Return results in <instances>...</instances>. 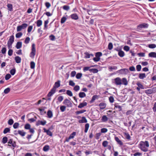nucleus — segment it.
Returning a JSON list of instances; mask_svg holds the SVG:
<instances>
[{"instance_id":"1","label":"nucleus","mask_w":156,"mask_h":156,"mask_svg":"<svg viewBox=\"0 0 156 156\" xmlns=\"http://www.w3.org/2000/svg\"><path fill=\"white\" fill-rule=\"evenodd\" d=\"M140 148L141 149L144 151H147V147H149V144L147 141H146L145 142L141 141L140 144Z\"/></svg>"},{"instance_id":"2","label":"nucleus","mask_w":156,"mask_h":156,"mask_svg":"<svg viewBox=\"0 0 156 156\" xmlns=\"http://www.w3.org/2000/svg\"><path fill=\"white\" fill-rule=\"evenodd\" d=\"M28 26L27 23H23L22 25L17 26V31H20L22 29L26 28Z\"/></svg>"},{"instance_id":"3","label":"nucleus","mask_w":156,"mask_h":156,"mask_svg":"<svg viewBox=\"0 0 156 156\" xmlns=\"http://www.w3.org/2000/svg\"><path fill=\"white\" fill-rule=\"evenodd\" d=\"M36 52L35 48V45L34 44H32V51L30 54V57L32 58H33L34 57V56L35 55Z\"/></svg>"},{"instance_id":"4","label":"nucleus","mask_w":156,"mask_h":156,"mask_svg":"<svg viewBox=\"0 0 156 156\" xmlns=\"http://www.w3.org/2000/svg\"><path fill=\"white\" fill-rule=\"evenodd\" d=\"M63 104L66 105L67 107H71L72 106V104L71 102L67 99H66L64 100L63 102Z\"/></svg>"},{"instance_id":"5","label":"nucleus","mask_w":156,"mask_h":156,"mask_svg":"<svg viewBox=\"0 0 156 156\" xmlns=\"http://www.w3.org/2000/svg\"><path fill=\"white\" fill-rule=\"evenodd\" d=\"M115 84L116 85H120L122 84V80L119 77H117L114 80Z\"/></svg>"},{"instance_id":"6","label":"nucleus","mask_w":156,"mask_h":156,"mask_svg":"<svg viewBox=\"0 0 156 156\" xmlns=\"http://www.w3.org/2000/svg\"><path fill=\"white\" fill-rule=\"evenodd\" d=\"M148 27V25L146 23H142L139 25L137 26V28L138 29L140 30L143 28H146Z\"/></svg>"},{"instance_id":"7","label":"nucleus","mask_w":156,"mask_h":156,"mask_svg":"<svg viewBox=\"0 0 156 156\" xmlns=\"http://www.w3.org/2000/svg\"><path fill=\"white\" fill-rule=\"evenodd\" d=\"M56 89L55 87H53L51 90L48 93L47 96L48 97H51L55 92Z\"/></svg>"},{"instance_id":"8","label":"nucleus","mask_w":156,"mask_h":156,"mask_svg":"<svg viewBox=\"0 0 156 156\" xmlns=\"http://www.w3.org/2000/svg\"><path fill=\"white\" fill-rule=\"evenodd\" d=\"M8 143L9 144H11L13 147V149H14V148L16 146V144L15 142L13 141L12 139H10L9 140Z\"/></svg>"},{"instance_id":"9","label":"nucleus","mask_w":156,"mask_h":156,"mask_svg":"<svg viewBox=\"0 0 156 156\" xmlns=\"http://www.w3.org/2000/svg\"><path fill=\"white\" fill-rule=\"evenodd\" d=\"M84 54L85 55L84 57L86 58H89L91 56L93 57L94 56L93 54H90L88 52H85Z\"/></svg>"},{"instance_id":"10","label":"nucleus","mask_w":156,"mask_h":156,"mask_svg":"<svg viewBox=\"0 0 156 156\" xmlns=\"http://www.w3.org/2000/svg\"><path fill=\"white\" fill-rule=\"evenodd\" d=\"M137 85L138 86V87L136 88L137 90L140 91V89H144V87L140 83H137Z\"/></svg>"},{"instance_id":"11","label":"nucleus","mask_w":156,"mask_h":156,"mask_svg":"<svg viewBox=\"0 0 156 156\" xmlns=\"http://www.w3.org/2000/svg\"><path fill=\"white\" fill-rule=\"evenodd\" d=\"M87 105V103L86 102H83V103H80L78 106V107L79 108H81L84 106H86Z\"/></svg>"},{"instance_id":"12","label":"nucleus","mask_w":156,"mask_h":156,"mask_svg":"<svg viewBox=\"0 0 156 156\" xmlns=\"http://www.w3.org/2000/svg\"><path fill=\"white\" fill-rule=\"evenodd\" d=\"M79 122L80 123H87V120L85 117H83L81 119L79 120Z\"/></svg>"},{"instance_id":"13","label":"nucleus","mask_w":156,"mask_h":156,"mask_svg":"<svg viewBox=\"0 0 156 156\" xmlns=\"http://www.w3.org/2000/svg\"><path fill=\"white\" fill-rule=\"evenodd\" d=\"M14 41V37L13 35L11 36L9 38L8 42L9 43L12 44Z\"/></svg>"},{"instance_id":"14","label":"nucleus","mask_w":156,"mask_h":156,"mask_svg":"<svg viewBox=\"0 0 156 156\" xmlns=\"http://www.w3.org/2000/svg\"><path fill=\"white\" fill-rule=\"evenodd\" d=\"M60 80H58L57 82H56L55 83L53 87H55V88L56 89V88L59 87L60 85Z\"/></svg>"},{"instance_id":"15","label":"nucleus","mask_w":156,"mask_h":156,"mask_svg":"<svg viewBox=\"0 0 156 156\" xmlns=\"http://www.w3.org/2000/svg\"><path fill=\"white\" fill-rule=\"evenodd\" d=\"M128 71V69H124L120 70L118 71L119 72H120L121 74H122L126 73Z\"/></svg>"},{"instance_id":"16","label":"nucleus","mask_w":156,"mask_h":156,"mask_svg":"<svg viewBox=\"0 0 156 156\" xmlns=\"http://www.w3.org/2000/svg\"><path fill=\"white\" fill-rule=\"evenodd\" d=\"M148 56L150 57L156 58V53L151 52L149 54Z\"/></svg>"},{"instance_id":"17","label":"nucleus","mask_w":156,"mask_h":156,"mask_svg":"<svg viewBox=\"0 0 156 156\" xmlns=\"http://www.w3.org/2000/svg\"><path fill=\"white\" fill-rule=\"evenodd\" d=\"M99 106L100 109H103L105 108L106 104L104 103H101L100 104Z\"/></svg>"},{"instance_id":"18","label":"nucleus","mask_w":156,"mask_h":156,"mask_svg":"<svg viewBox=\"0 0 156 156\" xmlns=\"http://www.w3.org/2000/svg\"><path fill=\"white\" fill-rule=\"evenodd\" d=\"M22 46V43L21 42H18L16 45V48L18 49L20 48Z\"/></svg>"},{"instance_id":"19","label":"nucleus","mask_w":156,"mask_h":156,"mask_svg":"<svg viewBox=\"0 0 156 156\" xmlns=\"http://www.w3.org/2000/svg\"><path fill=\"white\" fill-rule=\"evenodd\" d=\"M15 60L16 62L17 63H20L21 61V58L18 56H16L15 57Z\"/></svg>"},{"instance_id":"20","label":"nucleus","mask_w":156,"mask_h":156,"mask_svg":"<svg viewBox=\"0 0 156 156\" xmlns=\"http://www.w3.org/2000/svg\"><path fill=\"white\" fill-rule=\"evenodd\" d=\"M115 141L120 145H122L123 144V143L122 141L121 140H120L118 137H115Z\"/></svg>"},{"instance_id":"21","label":"nucleus","mask_w":156,"mask_h":156,"mask_svg":"<svg viewBox=\"0 0 156 156\" xmlns=\"http://www.w3.org/2000/svg\"><path fill=\"white\" fill-rule=\"evenodd\" d=\"M71 17L72 19L76 20L78 19V17L76 14H73L71 15Z\"/></svg>"},{"instance_id":"22","label":"nucleus","mask_w":156,"mask_h":156,"mask_svg":"<svg viewBox=\"0 0 156 156\" xmlns=\"http://www.w3.org/2000/svg\"><path fill=\"white\" fill-rule=\"evenodd\" d=\"M47 115L49 118H51L53 116V114L52 111L49 110L47 112Z\"/></svg>"},{"instance_id":"23","label":"nucleus","mask_w":156,"mask_h":156,"mask_svg":"<svg viewBox=\"0 0 156 156\" xmlns=\"http://www.w3.org/2000/svg\"><path fill=\"white\" fill-rule=\"evenodd\" d=\"M145 92L147 94H151L153 93V90L151 89L147 90H145Z\"/></svg>"},{"instance_id":"24","label":"nucleus","mask_w":156,"mask_h":156,"mask_svg":"<svg viewBox=\"0 0 156 156\" xmlns=\"http://www.w3.org/2000/svg\"><path fill=\"white\" fill-rule=\"evenodd\" d=\"M79 96L80 98H83L86 96V94L83 92H80L79 94Z\"/></svg>"},{"instance_id":"25","label":"nucleus","mask_w":156,"mask_h":156,"mask_svg":"<svg viewBox=\"0 0 156 156\" xmlns=\"http://www.w3.org/2000/svg\"><path fill=\"white\" fill-rule=\"evenodd\" d=\"M89 127V124L88 123H87L85 124V126L84 132L85 133H87Z\"/></svg>"},{"instance_id":"26","label":"nucleus","mask_w":156,"mask_h":156,"mask_svg":"<svg viewBox=\"0 0 156 156\" xmlns=\"http://www.w3.org/2000/svg\"><path fill=\"white\" fill-rule=\"evenodd\" d=\"M122 82L123 84L124 85H126L128 84V82L126 79L124 78L122 79Z\"/></svg>"},{"instance_id":"27","label":"nucleus","mask_w":156,"mask_h":156,"mask_svg":"<svg viewBox=\"0 0 156 156\" xmlns=\"http://www.w3.org/2000/svg\"><path fill=\"white\" fill-rule=\"evenodd\" d=\"M118 55L120 57H123L124 55V53L123 51L120 50L119 51Z\"/></svg>"},{"instance_id":"28","label":"nucleus","mask_w":156,"mask_h":156,"mask_svg":"<svg viewBox=\"0 0 156 156\" xmlns=\"http://www.w3.org/2000/svg\"><path fill=\"white\" fill-rule=\"evenodd\" d=\"M18 133L22 136H24L26 134L25 132L23 131L18 130Z\"/></svg>"},{"instance_id":"29","label":"nucleus","mask_w":156,"mask_h":156,"mask_svg":"<svg viewBox=\"0 0 156 156\" xmlns=\"http://www.w3.org/2000/svg\"><path fill=\"white\" fill-rule=\"evenodd\" d=\"M146 77V75L145 73H140L139 75V78L140 79H143Z\"/></svg>"},{"instance_id":"30","label":"nucleus","mask_w":156,"mask_h":156,"mask_svg":"<svg viewBox=\"0 0 156 156\" xmlns=\"http://www.w3.org/2000/svg\"><path fill=\"white\" fill-rule=\"evenodd\" d=\"M109 69L111 71H112L113 70H116L117 69V67L116 66H109L108 67Z\"/></svg>"},{"instance_id":"31","label":"nucleus","mask_w":156,"mask_h":156,"mask_svg":"<svg viewBox=\"0 0 156 156\" xmlns=\"http://www.w3.org/2000/svg\"><path fill=\"white\" fill-rule=\"evenodd\" d=\"M108 120V118L106 115L103 116L101 118V120L103 122H105L107 121Z\"/></svg>"},{"instance_id":"32","label":"nucleus","mask_w":156,"mask_h":156,"mask_svg":"<svg viewBox=\"0 0 156 156\" xmlns=\"http://www.w3.org/2000/svg\"><path fill=\"white\" fill-rule=\"evenodd\" d=\"M8 141L7 137L6 136L3 137L2 139V142L3 143L5 144Z\"/></svg>"},{"instance_id":"33","label":"nucleus","mask_w":156,"mask_h":156,"mask_svg":"<svg viewBox=\"0 0 156 156\" xmlns=\"http://www.w3.org/2000/svg\"><path fill=\"white\" fill-rule=\"evenodd\" d=\"M37 119L36 116H35L34 118H31L28 119V121L30 122H33L35 121Z\"/></svg>"},{"instance_id":"34","label":"nucleus","mask_w":156,"mask_h":156,"mask_svg":"<svg viewBox=\"0 0 156 156\" xmlns=\"http://www.w3.org/2000/svg\"><path fill=\"white\" fill-rule=\"evenodd\" d=\"M86 111V110L83 109L80 111H77L76 112V114H80L83 113Z\"/></svg>"},{"instance_id":"35","label":"nucleus","mask_w":156,"mask_h":156,"mask_svg":"<svg viewBox=\"0 0 156 156\" xmlns=\"http://www.w3.org/2000/svg\"><path fill=\"white\" fill-rule=\"evenodd\" d=\"M148 47L151 48H154L156 47V45L154 44H151L148 45Z\"/></svg>"},{"instance_id":"36","label":"nucleus","mask_w":156,"mask_h":156,"mask_svg":"<svg viewBox=\"0 0 156 156\" xmlns=\"http://www.w3.org/2000/svg\"><path fill=\"white\" fill-rule=\"evenodd\" d=\"M90 71L94 73H96L98 72V70L96 69H89Z\"/></svg>"},{"instance_id":"37","label":"nucleus","mask_w":156,"mask_h":156,"mask_svg":"<svg viewBox=\"0 0 156 156\" xmlns=\"http://www.w3.org/2000/svg\"><path fill=\"white\" fill-rule=\"evenodd\" d=\"M82 76V74L81 73H78L77 74L76 76V77L77 79H80Z\"/></svg>"},{"instance_id":"38","label":"nucleus","mask_w":156,"mask_h":156,"mask_svg":"<svg viewBox=\"0 0 156 156\" xmlns=\"http://www.w3.org/2000/svg\"><path fill=\"white\" fill-rule=\"evenodd\" d=\"M76 134V132H73V133L69 136V137L70 139H73L74 138V136Z\"/></svg>"},{"instance_id":"39","label":"nucleus","mask_w":156,"mask_h":156,"mask_svg":"<svg viewBox=\"0 0 156 156\" xmlns=\"http://www.w3.org/2000/svg\"><path fill=\"white\" fill-rule=\"evenodd\" d=\"M23 34L21 32H19L16 35V38H18L20 37Z\"/></svg>"},{"instance_id":"40","label":"nucleus","mask_w":156,"mask_h":156,"mask_svg":"<svg viewBox=\"0 0 156 156\" xmlns=\"http://www.w3.org/2000/svg\"><path fill=\"white\" fill-rule=\"evenodd\" d=\"M66 106H61L60 107V109L61 112H64L66 109Z\"/></svg>"},{"instance_id":"41","label":"nucleus","mask_w":156,"mask_h":156,"mask_svg":"<svg viewBox=\"0 0 156 156\" xmlns=\"http://www.w3.org/2000/svg\"><path fill=\"white\" fill-rule=\"evenodd\" d=\"M125 136L126 138L128 140L130 139V136L128 133H125Z\"/></svg>"},{"instance_id":"42","label":"nucleus","mask_w":156,"mask_h":156,"mask_svg":"<svg viewBox=\"0 0 156 156\" xmlns=\"http://www.w3.org/2000/svg\"><path fill=\"white\" fill-rule=\"evenodd\" d=\"M102 55V54L101 52H98L96 53L95 56L100 58V57Z\"/></svg>"},{"instance_id":"43","label":"nucleus","mask_w":156,"mask_h":156,"mask_svg":"<svg viewBox=\"0 0 156 156\" xmlns=\"http://www.w3.org/2000/svg\"><path fill=\"white\" fill-rule=\"evenodd\" d=\"M7 7L8 8L9 10L10 11H12V4H8L7 5Z\"/></svg>"},{"instance_id":"44","label":"nucleus","mask_w":156,"mask_h":156,"mask_svg":"<svg viewBox=\"0 0 156 156\" xmlns=\"http://www.w3.org/2000/svg\"><path fill=\"white\" fill-rule=\"evenodd\" d=\"M10 131V129L9 128H5L3 131V133L4 134H6L8 132H9Z\"/></svg>"},{"instance_id":"45","label":"nucleus","mask_w":156,"mask_h":156,"mask_svg":"<svg viewBox=\"0 0 156 156\" xmlns=\"http://www.w3.org/2000/svg\"><path fill=\"white\" fill-rule=\"evenodd\" d=\"M108 48V49L110 50H111L113 48V44L112 43L110 42L109 43Z\"/></svg>"},{"instance_id":"46","label":"nucleus","mask_w":156,"mask_h":156,"mask_svg":"<svg viewBox=\"0 0 156 156\" xmlns=\"http://www.w3.org/2000/svg\"><path fill=\"white\" fill-rule=\"evenodd\" d=\"M30 38L29 37H27L26 39L24 41V43L26 44H28L30 41Z\"/></svg>"},{"instance_id":"47","label":"nucleus","mask_w":156,"mask_h":156,"mask_svg":"<svg viewBox=\"0 0 156 156\" xmlns=\"http://www.w3.org/2000/svg\"><path fill=\"white\" fill-rule=\"evenodd\" d=\"M66 94L70 96H73L72 93L70 90H67L66 91Z\"/></svg>"},{"instance_id":"48","label":"nucleus","mask_w":156,"mask_h":156,"mask_svg":"<svg viewBox=\"0 0 156 156\" xmlns=\"http://www.w3.org/2000/svg\"><path fill=\"white\" fill-rule=\"evenodd\" d=\"M49 149V147L48 145H46L43 148V150L45 151H47Z\"/></svg>"},{"instance_id":"49","label":"nucleus","mask_w":156,"mask_h":156,"mask_svg":"<svg viewBox=\"0 0 156 156\" xmlns=\"http://www.w3.org/2000/svg\"><path fill=\"white\" fill-rule=\"evenodd\" d=\"M19 124L18 122H16L14 123L13 125V127L14 128L16 129L18 128V126H19Z\"/></svg>"},{"instance_id":"50","label":"nucleus","mask_w":156,"mask_h":156,"mask_svg":"<svg viewBox=\"0 0 156 156\" xmlns=\"http://www.w3.org/2000/svg\"><path fill=\"white\" fill-rule=\"evenodd\" d=\"M66 20V18L65 17H62L61 20V23H64Z\"/></svg>"},{"instance_id":"51","label":"nucleus","mask_w":156,"mask_h":156,"mask_svg":"<svg viewBox=\"0 0 156 156\" xmlns=\"http://www.w3.org/2000/svg\"><path fill=\"white\" fill-rule=\"evenodd\" d=\"M35 66V64L33 62H30V68L32 69H33L34 68Z\"/></svg>"},{"instance_id":"52","label":"nucleus","mask_w":156,"mask_h":156,"mask_svg":"<svg viewBox=\"0 0 156 156\" xmlns=\"http://www.w3.org/2000/svg\"><path fill=\"white\" fill-rule=\"evenodd\" d=\"M24 127L26 129H30V125L29 124H27L25 125Z\"/></svg>"},{"instance_id":"53","label":"nucleus","mask_w":156,"mask_h":156,"mask_svg":"<svg viewBox=\"0 0 156 156\" xmlns=\"http://www.w3.org/2000/svg\"><path fill=\"white\" fill-rule=\"evenodd\" d=\"M108 142L107 141H104L103 142L102 145L104 147H106L107 146L108 144Z\"/></svg>"},{"instance_id":"54","label":"nucleus","mask_w":156,"mask_h":156,"mask_svg":"<svg viewBox=\"0 0 156 156\" xmlns=\"http://www.w3.org/2000/svg\"><path fill=\"white\" fill-rule=\"evenodd\" d=\"M80 89V87L78 85L75 86L74 88V90L76 91H78Z\"/></svg>"},{"instance_id":"55","label":"nucleus","mask_w":156,"mask_h":156,"mask_svg":"<svg viewBox=\"0 0 156 156\" xmlns=\"http://www.w3.org/2000/svg\"><path fill=\"white\" fill-rule=\"evenodd\" d=\"M6 48L4 47L2 48V50L1 51L2 54H5L6 53Z\"/></svg>"},{"instance_id":"56","label":"nucleus","mask_w":156,"mask_h":156,"mask_svg":"<svg viewBox=\"0 0 156 156\" xmlns=\"http://www.w3.org/2000/svg\"><path fill=\"white\" fill-rule=\"evenodd\" d=\"M40 112L42 115L46 113V112L44 111V108H40Z\"/></svg>"},{"instance_id":"57","label":"nucleus","mask_w":156,"mask_h":156,"mask_svg":"<svg viewBox=\"0 0 156 156\" xmlns=\"http://www.w3.org/2000/svg\"><path fill=\"white\" fill-rule=\"evenodd\" d=\"M14 121L13 119H10L9 120L8 122V124L9 125H12Z\"/></svg>"},{"instance_id":"58","label":"nucleus","mask_w":156,"mask_h":156,"mask_svg":"<svg viewBox=\"0 0 156 156\" xmlns=\"http://www.w3.org/2000/svg\"><path fill=\"white\" fill-rule=\"evenodd\" d=\"M63 8L64 10H68L69 9V7L67 5H64L63 7Z\"/></svg>"},{"instance_id":"59","label":"nucleus","mask_w":156,"mask_h":156,"mask_svg":"<svg viewBox=\"0 0 156 156\" xmlns=\"http://www.w3.org/2000/svg\"><path fill=\"white\" fill-rule=\"evenodd\" d=\"M11 77V76L10 74H8L6 75L5 78L6 80H9Z\"/></svg>"},{"instance_id":"60","label":"nucleus","mask_w":156,"mask_h":156,"mask_svg":"<svg viewBox=\"0 0 156 156\" xmlns=\"http://www.w3.org/2000/svg\"><path fill=\"white\" fill-rule=\"evenodd\" d=\"M141 66L140 65H138L136 66V70L138 71H139L141 70Z\"/></svg>"},{"instance_id":"61","label":"nucleus","mask_w":156,"mask_h":156,"mask_svg":"<svg viewBox=\"0 0 156 156\" xmlns=\"http://www.w3.org/2000/svg\"><path fill=\"white\" fill-rule=\"evenodd\" d=\"M16 70L15 69H12L10 71V73L12 75H13L15 73Z\"/></svg>"},{"instance_id":"62","label":"nucleus","mask_w":156,"mask_h":156,"mask_svg":"<svg viewBox=\"0 0 156 156\" xmlns=\"http://www.w3.org/2000/svg\"><path fill=\"white\" fill-rule=\"evenodd\" d=\"M108 131L107 129L105 128H102L101 129V132L102 133H105Z\"/></svg>"},{"instance_id":"63","label":"nucleus","mask_w":156,"mask_h":156,"mask_svg":"<svg viewBox=\"0 0 156 156\" xmlns=\"http://www.w3.org/2000/svg\"><path fill=\"white\" fill-rule=\"evenodd\" d=\"M13 53V51L12 49H10L8 52V54L9 56H11Z\"/></svg>"},{"instance_id":"64","label":"nucleus","mask_w":156,"mask_h":156,"mask_svg":"<svg viewBox=\"0 0 156 156\" xmlns=\"http://www.w3.org/2000/svg\"><path fill=\"white\" fill-rule=\"evenodd\" d=\"M46 133L48 135L50 136H52V133L49 130H48L47 131Z\"/></svg>"}]
</instances>
